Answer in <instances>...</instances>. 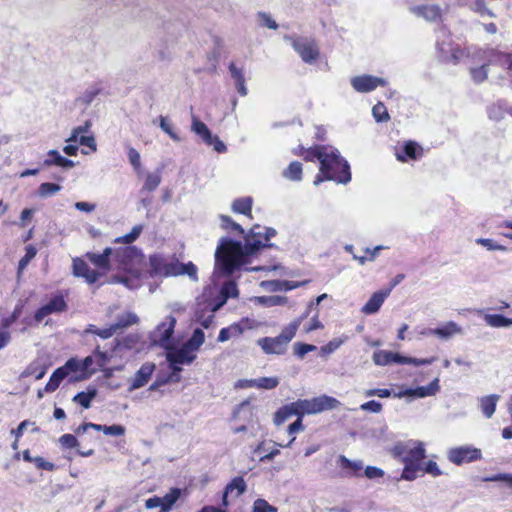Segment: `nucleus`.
Wrapping results in <instances>:
<instances>
[{"instance_id": "nucleus-1", "label": "nucleus", "mask_w": 512, "mask_h": 512, "mask_svg": "<svg viewBox=\"0 0 512 512\" xmlns=\"http://www.w3.org/2000/svg\"><path fill=\"white\" fill-rule=\"evenodd\" d=\"M87 258L100 273L90 269L80 259L74 260L73 272L76 276L85 278L88 283H94L100 275L111 273V283L122 284L128 289L141 285L145 267L144 255L135 246L107 247L102 253H88Z\"/></svg>"}, {"instance_id": "nucleus-2", "label": "nucleus", "mask_w": 512, "mask_h": 512, "mask_svg": "<svg viewBox=\"0 0 512 512\" xmlns=\"http://www.w3.org/2000/svg\"><path fill=\"white\" fill-rule=\"evenodd\" d=\"M275 234L276 231L272 228L256 225L245 237L244 246L240 242L222 238L215 252L213 276H229L236 269L247 264L260 249L269 246L268 241Z\"/></svg>"}, {"instance_id": "nucleus-3", "label": "nucleus", "mask_w": 512, "mask_h": 512, "mask_svg": "<svg viewBox=\"0 0 512 512\" xmlns=\"http://www.w3.org/2000/svg\"><path fill=\"white\" fill-rule=\"evenodd\" d=\"M323 181H335L340 184H347L351 181L348 162L340 156L337 149L331 146H327L320 154V168L314 185L317 186Z\"/></svg>"}, {"instance_id": "nucleus-4", "label": "nucleus", "mask_w": 512, "mask_h": 512, "mask_svg": "<svg viewBox=\"0 0 512 512\" xmlns=\"http://www.w3.org/2000/svg\"><path fill=\"white\" fill-rule=\"evenodd\" d=\"M392 451L393 455L404 464L401 479L415 480L422 471V460L426 453L424 443L418 440H409L395 445Z\"/></svg>"}, {"instance_id": "nucleus-5", "label": "nucleus", "mask_w": 512, "mask_h": 512, "mask_svg": "<svg viewBox=\"0 0 512 512\" xmlns=\"http://www.w3.org/2000/svg\"><path fill=\"white\" fill-rule=\"evenodd\" d=\"M107 353L96 352L83 360L69 359L66 361V380L69 382L80 381L89 378L98 369H102L108 362Z\"/></svg>"}, {"instance_id": "nucleus-6", "label": "nucleus", "mask_w": 512, "mask_h": 512, "mask_svg": "<svg viewBox=\"0 0 512 512\" xmlns=\"http://www.w3.org/2000/svg\"><path fill=\"white\" fill-rule=\"evenodd\" d=\"M90 124L86 122L84 125L75 128L71 136L66 139V155H75L78 150V144L89 148L90 152L97 149L95 139L92 135H87ZM83 154H89V151L82 150Z\"/></svg>"}, {"instance_id": "nucleus-7", "label": "nucleus", "mask_w": 512, "mask_h": 512, "mask_svg": "<svg viewBox=\"0 0 512 512\" xmlns=\"http://www.w3.org/2000/svg\"><path fill=\"white\" fill-rule=\"evenodd\" d=\"M138 322V317L135 313L132 312H126L123 315H121L117 322L110 325L109 327L100 329L97 328L95 325H88L85 329V333L95 334L102 339H108L112 337L115 333H117L119 330H122L130 325L136 324Z\"/></svg>"}, {"instance_id": "nucleus-8", "label": "nucleus", "mask_w": 512, "mask_h": 512, "mask_svg": "<svg viewBox=\"0 0 512 512\" xmlns=\"http://www.w3.org/2000/svg\"><path fill=\"white\" fill-rule=\"evenodd\" d=\"M292 47L298 53L300 58L307 64L315 63L320 51L317 42L311 37L289 38Z\"/></svg>"}, {"instance_id": "nucleus-9", "label": "nucleus", "mask_w": 512, "mask_h": 512, "mask_svg": "<svg viewBox=\"0 0 512 512\" xmlns=\"http://www.w3.org/2000/svg\"><path fill=\"white\" fill-rule=\"evenodd\" d=\"M197 355L194 354L190 349H188L184 344L179 348H168L166 353V360L169 363L170 368L172 369V378L176 373L182 371L183 365L191 364Z\"/></svg>"}, {"instance_id": "nucleus-10", "label": "nucleus", "mask_w": 512, "mask_h": 512, "mask_svg": "<svg viewBox=\"0 0 512 512\" xmlns=\"http://www.w3.org/2000/svg\"><path fill=\"white\" fill-rule=\"evenodd\" d=\"M176 318L169 315L161 322L151 335L152 342L168 349L171 344V337L174 332Z\"/></svg>"}, {"instance_id": "nucleus-11", "label": "nucleus", "mask_w": 512, "mask_h": 512, "mask_svg": "<svg viewBox=\"0 0 512 512\" xmlns=\"http://www.w3.org/2000/svg\"><path fill=\"white\" fill-rule=\"evenodd\" d=\"M489 52H495L494 50H482L479 49L474 53V57L481 61H485L480 67L472 68L471 75L475 82H482L487 77V69L486 67L493 64H499L505 67L501 61L492 55H489Z\"/></svg>"}, {"instance_id": "nucleus-12", "label": "nucleus", "mask_w": 512, "mask_h": 512, "mask_svg": "<svg viewBox=\"0 0 512 512\" xmlns=\"http://www.w3.org/2000/svg\"><path fill=\"white\" fill-rule=\"evenodd\" d=\"M350 84L353 89L359 93H369L379 86H386L387 80L385 78L364 74L352 77Z\"/></svg>"}, {"instance_id": "nucleus-13", "label": "nucleus", "mask_w": 512, "mask_h": 512, "mask_svg": "<svg viewBox=\"0 0 512 512\" xmlns=\"http://www.w3.org/2000/svg\"><path fill=\"white\" fill-rule=\"evenodd\" d=\"M448 459L456 464L472 462L481 459V450L471 446H460L451 448L447 453Z\"/></svg>"}, {"instance_id": "nucleus-14", "label": "nucleus", "mask_w": 512, "mask_h": 512, "mask_svg": "<svg viewBox=\"0 0 512 512\" xmlns=\"http://www.w3.org/2000/svg\"><path fill=\"white\" fill-rule=\"evenodd\" d=\"M182 494L180 488H171L168 493H166L163 497L154 496L148 498L145 501V507L147 509H154L157 507L162 508V510L170 511L174 504L178 501Z\"/></svg>"}, {"instance_id": "nucleus-15", "label": "nucleus", "mask_w": 512, "mask_h": 512, "mask_svg": "<svg viewBox=\"0 0 512 512\" xmlns=\"http://www.w3.org/2000/svg\"><path fill=\"white\" fill-rule=\"evenodd\" d=\"M176 262V260L153 255L150 257L151 273L155 276H177Z\"/></svg>"}, {"instance_id": "nucleus-16", "label": "nucleus", "mask_w": 512, "mask_h": 512, "mask_svg": "<svg viewBox=\"0 0 512 512\" xmlns=\"http://www.w3.org/2000/svg\"><path fill=\"white\" fill-rule=\"evenodd\" d=\"M156 365L152 362H145L136 373L128 380V390L134 391L144 387L151 379Z\"/></svg>"}, {"instance_id": "nucleus-17", "label": "nucleus", "mask_w": 512, "mask_h": 512, "mask_svg": "<svg viewBox=\"0 0 512 512\" xmlns=\"http://www.w3.org/2000/svg\"><path fill=\"white\" fill-rule=\"evenodd\" d=\"M257 345L269 355H283L287 350V345L278 336L259 338Z\"/></svg>"}, {"instance_id": "nucleus-18", "label": "nucleus", "mask_w": 512, "mask_h": 512, "mask_svg": "<svg viewBox=\"0 0 512 512\" xmlns=\"http://www.w3.org/2000/svg\"><path fill=\"white\" fill-rule=\"evenodd\" d=\"M390 293L391 289H384L374 292L366 304L362 306L361 312L365 315H372L377 313Z\"/></svg>"}, {"instance_id": "nucleus-19", "label": "nucleus", "mask_w": 512, "mask_h": 512, "mask_svg": "<svg viewBox=\"0 0 512 512\" xmlns=\"http://www.w3.org/2000/svg\"><path fill=\"white\" fill-rule=\"evenodd\" d=\"M309 400L311 406L310 411H312V414H317L326 410H333L341 405L340 401L328 395H321Z\"/></svg>"}, {"instance_id": "nucleus-20", "label": "nucleus", "mask_w": 512, "mask_h": 512, "mask_svg": "<svg viewBox=\"0 0 512 512\" xmlns=\"http://www.w3.org/2000/svg\"><path fill=\"white\" fill-rule=\"evenodd\" d=\"M64 309V297L58 295L53 298L48 304L39 308L34 316L36 322L40 323L44 318L54 312H60Z\"/></svg>"}, {"instance_id": "nucleus-21", "label": "nucleus", "mask_w": 512, "mask_h": 512, "mask_svg": "<svg viewBox=\"0 0 512 512\" xmlns=\"http://www.w3.org/2000/svg\"><path fill=\"white\" fill-rule=\"evenodd\" d=\"M372 360L377 366L390 364H402L403 356L389 350H377L373 353Z\"/></svg>"}, {"instance_id": "nucleus-22", "label": "nucleus", "mask_w": 512, "mask_h": 512, "mask_svg": "<svg viewBox=\"0 0 512 512\" xmlns=\"http://www.w3.org/2000/svg\"><path fill=\"white\" fill-rule=\"evenodd\" d=\"M238 296V289L236 284L233 281L226 282L220 291V300L217 303H209L208 307L211 313L217 311L220 307H222L228 298H235Z\"/></svg>"}, {"instance_id": "nucleus-23", "label": "nucleus", "mask_w": 512, "mask_h": 512, "mask_svg": "<svg viewBox=\"0 0 512 512\" xmlns=\"http://www.w3.org/2000/svg\"><path fill=\"white\" fill-rule=\"evenodd\" d=\"M478 315H480L485 324L492 328H509L512 326V318H507L501 314H490L486 313L484 310H478Z\"/></svg>"}, {"instance_id": "nucleus-24", "label": "nucleus", "mask_w": 512, "mask_h": 512, "mask_svg": "<svg viewBox=\"0 0 512 512\" xmlns=\"http://www.w3.org/2000/svg\"><path fill=\"white\" fill-rule=\"evenodd\" d=\"M434 336L441 340H449L454 336L463 334V329L454 321H448L433 330Z\"/></svg>"}, {"instance_id": "nucleus-25", "label": "nucleus", "mask_w": 512, "mask_h": 512, "mask_svg": "<svg viewBox=\"0 0 512 512\" xmlns=\"http://www.w3.org/2000/svg\"><path fill=\"white\" fill-rule=\"evenodd\" d=\"M410 12L427 21H436L441 17V9L438 5L412 6Z\"/></svg>"}, {"instance_id": "nucleus-26", "label": "nucleus", "mask_w": 512, "mask_h": 512, "mask_svg": "<svg viewBox=\"0 0 512 512\" xmlns=\"http://www.w3.org/2000/svg\"><path fill=\"white\" fill-rule=\"evenodd\" d=\"M499 399L500 396L497 394H490L479 398V408L485 418L490 419L494 415Z\"/></svg>"}, {"instance_id": "nucleus-27", "label": "nucleus", "mask_w": 512, "mask_h": 512, "mask_svg": "<svg viewBox=\"0 0 512 512\" xmlns=\"http://www.w3.org/2000/svg\"><path fill=\"white\" fill-rule=\"evenodd\" d=\"M422 150L415 142H407L401 151L396 152V157L401 162L408 159H417L421 156Z\"/></svg>"}, {"instance_id": "nucleus-28", "label": "nucleus", "mask_w": 512, "mask_h": 512, "mask_svg": "<svg viewBox=\"0 0 512 512\" xmlns=\"http://www.w3.org/2000/svg\"><path fill=\"white\" fill-rule=\"evenodd\" d=\"M47 366L42 360H35L31 362L26 369L21 373V378L34 376L36 380H40L46 374Z\"/></svg>"}, {"instance_id": "nucleus-29", "label": "nucleus", "mask_w": 512, "mask_h": 512, "mask_svg": "<svg viewBox=\"0 0 512 512\" xmlns=\"http://www.w3.org/2000/svg\"><path fill=\"white\" fill-rule=\"evenodd\" d=\"M327 146H314L309 149H305L302 146H299L297 149L293 150V153L298 156H302L306 161H314L317 159L320 162V154L326 149Z\"/></svg>"}, {"instance_id": "nucleus-30", "label": "nucleus", "mask_w": 512, "mask_h": 512, "mask_svg": "<svg viewBox=\"0 0 512 512\" xmlns=\"http://www.w3.org/2000/svg\"><path fill=\"white\" fill-rule=\"evenodd\" d=\"M191 131L200 136L205 143H210L212 139L211 131L204 122L195 116H192Z\"/></svg>"}, {"instance_id": "nucleus-31", "label": "nucleus", "mask_w": 512, "mask_h": 512, "mask_svg": "<svg viewBox=\"0 0 512 512\" xmlns=\"http://www.w3.org/2000/svg\"><path fill=\"white\" fill-rule=\"evenodd\" d=\"M97 390L94 387H88L85 391L79 392L73 397V402L87 409L91 401L96 397Z\"/></svg>"}, {"instance_id": "nucleus-32", "label": "nucleus", "mask_w": 512, "mask_h": 512, "mask_svg": "<svg viewBox=\"0 0 512 512\" xmlns=\"http://www.w3.org/2000/svg\"><path fill=\"white\" fill-rule=\"evenodd\" d=\"M205 341L204 332L200 328H196L191 337L184 343V345L190 349L194 354L197 355L200 347L203 345Z\"/></svg>"}, {"instance_id": "nucleus-33", "label": "nucleus", "mask_w": 512, "mask_h": 512, "mask_svg": "<svg viewBox=\"0 0 512 512\" xmlns=\"http://www.w3.org/2000/svg\"><path fill=\"white\" fill-rule=\"evenodd\" d=\"M301 323L302 318L295 319L283 328L278 337L288 346V343L294 338Z\"/></svg>"}, {"instance_id": "nucleus-34", "label": "nucleus", "mask_w": 512, "mask_h": 512, "mask_svg": "<svg viewBox=\"0 0 512 512\" xmlns=\"http://www.w3.org/2000/svg\"><path fill=\"white\" fill-rule=\"evenodd\" d=\"M441 57L444 61L457 64L465 56V51L460 48H453L446 50L444 47H439Z\"/></svg>"}, {"instance_id": "nucleus-35", "label": "nucleus", "mask_w": 512, "mask_h": 512, "mask_svg": "<svg viewBox=\"0 0 512 512\" xmlns=\"http://www.w3.org/2000/svg\"><path fill=\"white\" fill-rule=\"evenodd\" d=\"M254 302L265 307L281 306L287 303V297L280 295L260 296L255 297Z\"/></svg>"}, {"instance_id": "nucleus-36", "label": "nucleus", "mask_w": 512, "mask_h": 512, "mask_svg": "<svg viewBox=\"0 0 512 512\" xmlns=\"http://www.w3.org/2000/svg\"><path fill=\"white\" fill-rule=\"evenodd\" d=\"M296 416V411L292 405V403L284 405L280 409H278L274 415L273 422L275 425L280 426L286 420H288L292 416Z\"/></svg>"}, {"instance_id": "nucleus-37", "label": "nucleus", "mask_w": 512, "mask_h": 512, "mask_svg": "<svg viewBox=\"0 0 512 512\" xmlns=\"http://www.w3.org/2000/svg\"><path fill=\"white\" fill-rule=\"evenodd\" d=\"M64 380V366L58 367L52 376L50 377L48 383L46 384L44 391L47 393L54 392L60 385V383Z\"/></svg>"}, {"instance_id": "nucleus-38", "label": "nucleus", "mask_w": 512, "mask_h": 512, "mask_svg": "<svg viewBox=\"0 0 512 512\" xmlns=\"http://www.w3.org/2000/svg\"><path fill=\"white\" fill-rule=\"evenodd\" d=\"M252 198L244 197L236 199L232 204V210L236 213H241L247 216L251 215Z\"/></svg>"}, {"instance_id": "nucleus-39", "label": "nucleus", "mask_w": 512, "mask_h": 512, "mask_svg": "<svg viewBox=\"0 0 512 512\" xmlns=\"http://www.w3.org/2000/svg\"><path fill=\"white\" fill-rule=\"evenodd\" d=\"M283 176L292 181H300L302 179V165L298 161L291 162L283 171Z\"/></svg>"}, {"instance_id": "nucleus-40", "label": "nucleus", "mask_w": 512, "mask_h": 512, "mask_svg": "<svg viewBox=\"0 0 512 512\" xmlns=\"http://www.w3.org/2000/svg\"><path fill=\"white\" fill-rule=\"evenodd\" d=\"M338 464L342 469H347L351 474L355 475L363 468V462L361 460L351 461L343 455L339 456Z\"/></svg>"}, {"instance_id": "nucleus-41", "label": "nucleus", "mask_w": 512, "mask_h": 512, "mask_svg": "<svg viewBox=\"0 0 512 512\" xmlns=\"http://www.w3.org/2000/svg\"><path fill=\"white\" fill-rule=\"evenodd\" d=\"M230 326L232 328L234 336L239 337L245 331L252 330V329L256 328L257 325H256L255 321H253L249 318H244V319L240 320L239 322L234 323Z\"/></svg>"}, {"instance_id": "nucleus-42", "label": "nucleus", "mask_w": 512, "mask_h": 512, "mask_svg": "<svg viewBox=\"0 0 512 512\" xmlns=\"http://www.w3.org/2000/svg\"><path fill=\"white\" fill-rule=\"evenodd\" d=\"M175 270L178 271L177 276L178 275H188L189 278L193 281H197V279H198V277H197L198 269L192 262L183 264V263H180L177 261Z\"/></svg>"}, {"instance_id": "nucleus-43", "label": "nucleus", "mask_w": 512, "mask_h": 512, "mask_svg": "<svg viewBox=\"0 0 512 512\" xmlns=\"http://www.w3.org/2000/svg\"><path fill=\"white\" fill-rule=\"evenodd\" d=\"M159 126L164 133H166L173 141L179 142L181 138L175 132L171 120L166 116L159 117Z\"/></svg>"}, {"instance_id": "nucleus-44", "label": "nucleus", "mask_w": 512, "mask_h": 512, "mask_svg": "<svg viewBox=\"0 0 512 512\" xmlns=\"http://www.w3.org/2000/svg\"><path fill=\"white\" fill-rule=\"evenodd\" d=\"M227 493H231L232 496L238 497L243 494L246 490V483L241 477L234 478L227 485Z\"/></svg>"}, {"instance_id": "nucleus-45", "label": "nucleus", "mask_w": 512, "mask_h": 512, "mask_svg": "<svg viewBox=\"0 0 512 512\" xmlns=\"http://www.w3.org/2000/svg\"><path fill=\"white\" fill-rule=\"evenodd\" d=\"M348 339L347 336H342L340 338H334L331 341H329L326 345H323L320 348V355L326 356L329 354H332L334 351H336L344 342H346Z\"/></svg>"}, {"instance_id": "nucleus-46", "label": "nucleus", "mask_w": 512, "mask_h": 512, "mask_svg": "<svg viewBox=\"0 0 512 512\" xmlns=\"http://www.w3.org/2000/svg\"><path fill=\"white\" fill-rule=\"evenodd\" d=\"M255 382V388L257 389L272 390L279 385V378L276 376L260 377L256 378Z\"/></svg>"}, {"instance_id": "nucleus-47", "label": "nucleus", "mask_w": 512, "mask_h": 512, "mask_svg": "<svg viewBox=\"0 0 512 512\" xmlns=\"http://www.w3.org/2000/svg\"><path fill=\"white\" fill-rule=\"evenodd\" d=\"M142 230H143L142 225H136L132 228V230L128 234L117 237L114 240V243L131 244L140 236Z\"/></svg>"}, {"instance_id": "nucleus-48", "label": "nucleus", "mask_w": 512, "mask_h": 512, "mask_svg": "<svg viewBox=\"0 0 512 512\" xmlns=\"http://www.w3.org/2000/svg\"><path fill=\"white\" fill-rule=\"evenodd\" d=\"M62 187L55 183H42L38 188V194L40 197L46 198L55 195L61 191Z\"/></svg>"}, {"instance_id": "nucleus-49", "label": "nucleus", "mask_w": 512, "mask_h": 512, "mask_svg": "<svg viewBox=\"0 0 512 512\" xmlns=\"http://www.w3.org/2000/svg\"><path fill=\"white\" fill-rule=\"evenodd\" d=\"M26 253L25 255L20 259L19 261V264H18V274L22 273L23 270L28 266V264L30 263V261L36 256L37 254V249L32 246V245H28L26 247Z\"/></svg>"}, {"instance_id": "nucleus-50", "label": "nucleus", "mask_w": 512, "mask_h": 512, "mask_svg": "<svg viewBox=\"0 0 512 512\" xmlns=\"http://www.w3.org/2000/svg\"><path fill=\"white\" fill-rule=\"evenodd\" d=\"M160 183H161V176L158 172L149 173V174H147V176L145 178L143 190H146L149 192L154 191L159 186Z\"/></svg>"}, {"instance_id": "nucleus-51", "label": "nucleus", "mask_w": 512, "mask_h": 512, "mask_svg": "<svg viewBox=\"0 0 512 512\" xmlns=\"http://www.w3.org/2000/svg\"><path fill=\"white\" fill-rule=\"evenodd\" d=\"M420 386L416 388H408V389H401L398 392L394 393L393 396L396 398H409L411 400L418 399V398H424L421 393Z\"/></svg>"}, {"instance_id": "nucleus-52", "label": "nucleus", "mask_w": 512, "mask_h": 512, "mask_svg": "<svg viewBox=\"0 0 512 512\" xmlns=\"http://www.w3.org/2000/svg\"><path fill=\"white\" fill-rule=\"evenodd\" d=\"M372 114L377 122H386L390 119L388 111L382 102H378L373 106Z\"/></svg>"}, {"instance_id": "nucleus-53", "label": "nucleus", "mask_w": 512, "mask_h": 512, "mask_svg": "<svg viewBox=\"0 0 512 512\" xmlns=\"http://www.w3.org/2000/svg\"><path fill=\"white\" fill-rule=\"evenodd\" d=\"M292 405L296 411V416L300 418L305 414H312L309 399H299L293 402Z\"/></svg>"}, {"instance_id": "nucleus-54", "label": "nucleus", "mask_w": 512, "mask_h": 512, "mask_svg": "<svg viewBox=\"0 0 512 512\" xmlns=\"http://www.w3.org/2000/svg\"><path fill=\"white\" fill-rule=\"evenodd\" d=\"M220 220H221V227L223 229L228 230V231H237L240 234H242L244 232L241 225L234 222L229 216L221 215Z\"/></svg>"}, {"instance_id": "nucleus-55", "label": "nucleus", "mask_w": 512, "mask_h": 512, "mask_svg": "<svg viewBox=\"0 0 512 512\" xmlns=\"http://www.w3.org/2000/svg\"><path fill=\"white\" fill-rule=\"evenodd\" d=\"M257 21H258L259 26L267 27V28L273 29V30L278 28V25L275 22V20L272 19V17L265 12H260L257 14Z\"/></svg>"}, {"instance_id": "nucleus-56", "label": "nucleus", "mask_w": 512, "mask_h": 512, "mask_svg": "<svg viewBox=\"0 0 512 512\" xmlns=\"http://www.w3.org/2000/svg\"><path fill=\"white\" fill-rule=\"evenodd\" d=\"M424 398L435 396L440 391L439 378H435L427 386H420Z\"/></svg>"}, {"instance_id": "nucleus-57", "label": "nucleus", "mask_w": 512, "mask_h": 512, "mask_svg": "<svg viewBox=\"0 0 512 512\" xmlns=\"http://www.w3.org/2000/svg\"><path fill=\"white\" fill-rule=\"evenodd\" d=\"M44 165H57L60 167H64V157H62L58 151L51 150L48 153V158L44 161Z\"/></svg>"}, {"instance_id": "nucleus-58", "label": "nucleus", "mask_w": 512, "mask_h": 512, "mask_svg": "<svg viewBox=\"0 0 512 512\" xmlns=\"http://www.w3.org/2000/svg\"><path fill=\"white\" fill-rule=\"evenodd\" d=\"M316 349L317 347L312 344H304L300 342L294 344V352L300 358H303L307 353L315 351Z\"/></svg>"}, {"instance_id": "nucleus-59", "label": "nucleus", "mask_w": 512, "mask_h": 512, "mask_svg": "<svg viewBox=\"0 0 512 512\" xmlns=\"http://www.w3.org/2000/svg\"><path fill=\"white\" fill-rule=\"evenodd\" d=\"M424 473H427L433 477H438L442 475V471L438 467L437 463L435 461H428L425 464L422 463V471Z\"/></svg>"}, {"instance_id": "nucleus-60", "label": "nucleus", "mask_w": 512, "mask_h": 512, "mask_svg": "<svg viewBox=\"0 0 512 512\" xmlns=\"http://www.w3.org/2000/svg\"><path fill=\"white\" fill-rule=\"evenodd\" d=\"M476 242L490 251H504L506 249L504 246L488 238H479Z\"/></svg>"}, {"instance_id": "nucleus-61", "label": "nucleus", "mask_w": 512, "mask_h": 512, "mask_svg": "<svg viewBox=\"0 0 512 512\" xmlns=\"http://www.w3.org/2000/svg\"><path fill=\"white\" fill-rule=\"evenodd\" d=\"M128 160L136 171L140 169L141 157L139 152L133 147L128 148Z\"/></svg>"}, {"instance_id": "nucleus-62", "label": "nucleus", "mask_w": 512, "mask_h": 512, "mask_svg": "<svg viewBox=\"0 0 512 512\" xmlns=\"http://www.w3.org/2000/svg\"><path fill=\"white\" fill-rule=\"evenodd\" d=\"M254 512H276L277 509L271 505L266 500L257 499L253 505Z\"/></svg>"}, {"instance_id": "nucleus-63", "label": "nucleus", "mask_w": 512, "mask_h": 512, "mask_svg": "<svg viewBox=\"0 0 512 512\" xmlns=\"http://www.w3.org/2000/svg\"><path fill=\"white\" fill-rule=\"evenodd\" d=\"M473 10L477 13H479L481 16H489V17H494V13L489 10L486 6H485V3L483 0H476L474 5H473Z\"/></svg>"}, {"instance_id": "nucleus-64", "label": "nucleus", "mask_w": 512, "mask_h": 512, "mask_svg": "<svg viewBox=\"0 0 512 512\" xmlns=\"http://www.w3.org/2000/svg\"><path fill=\"white\" fill-rule=\"evenodd\" d=\"M489 55L497 57L505 68L512 72V55L502 54L498 52H489Z\"/></svg>"}]
</instances>
